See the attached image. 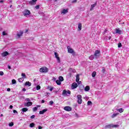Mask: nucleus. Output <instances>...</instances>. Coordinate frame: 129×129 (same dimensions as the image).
I'll list each match as a JSON object with an SVG mask.
<instances>
[{
	"label": "nucleus",
	"mask_w": 129,
	"mask_h": 129,
	"mask_svg": "<svg viewBox=\"0 0 129 129\" xmlns=\"http://www.w3.org/2000/svg\"><path fill=\"white\" fill-rule=\"evenodd\" d=\"M58 79L60 81H64V78L62 76L59 77Z\"/></svg>",
	"instance_id": "obj_25"
},
{
	"label": "nucleus",
	"mask_w": 129,
	"mask_h": 129,
	"mask_svg": "<svg viewBox=\"0 0 129 129\" xmlns=\"http://www.w3.org/2000/svg\"><path fill=\"white\" fill-rule=\"evenodd\" d=\"M23 14L25 17L31 15V12L28 10H25L23 11Z\"/></svg>",
	"instance_id": "obj_4"
},
{
	"label": "nucleus",
	"mask_w": 129,
	"mask_h": 129,
	"mask_svg": "<svg viewBox=\"0 0 129 129\" xmlns=\"http://www.w3.org/2000/svg\"><path fill=\"white\" fill-rule=\"evenodd\" d=\"M89 59H90V60H93V59H94V55H91L89 57Z\"/></svg>",
	"instance_id": "obj_31"
},
{
	"label": "nucleus",
	"mask_w": 129,
	"mask_h": 129,
	"mask_svg": "<svg viewBox=\"0 0 129 129\" xmlns=\"http://www.w3.org/2000/svg\"><path fill=\"white\" fill-rule=\"evenodd\" d=\"M10 108H11V109H12V108H13V106L12 105H10Z\"/></svg>",
	"instance_id": "obj_54"
},
{
	"label": "nucleus",
	"mask_w": 129,
	"mask_h": 129,
	"mask_svg": "<svg viewBox=\"0 0 129 129\" xmlns=\"http://www.w3.org/2000/svg\"><path fill=\"white\" fill-rule=\"evenodd\" d=\"M10 8H12V5L10 6Z\"/></svg>",
	"instance_id": "obj_62"
},
{
	"label": "nucleus",
	"mask_w": 129,
	"mask_h": 129,
	"mask_svg": "<svg viewBox=\"0 0 129 129\" xmlns=\"http://www.w3.org/2000/svg\"><path fill=\"white\" fill-rule=\"evenodd\" d=\"M92 104V102L90 101H88L87 102V105H91Z\"/></svg>",
	"instance_id": "obj_35"
},
{
	"label": "nucleus",
	"mask_w": 129,
	"mask_h": 129,
	"mask_svg": "<svg viewBox=\"0 0 129 129\" xmlns=\"http://www.w3.org/2000/svg\"><path fill=\"white\" fill-rule=\"evenodd\" d=\"M119 113H114L111 115V117L112 118H114V117H116V116H117V115H118Z\"/></svg>",
	"instance_id": "obj_20"
},
{
	"label": "nucleus",
	"mask_w": 129,
	"mask_h": 129,
	"mask_svg": "<svg viewBox=\"0 0 129 129\" xmlns=\"http://www.w3.org/2000/svg\"><path fill=\"white\" fill-rule=\"evenodd\" d=\"M30 127H34L35 126V123H31L30 124Z\"/></svg>",
	"instance_id": "obj_32"
},
{
	"label": "nucleus",
	"mask_w": 129,
	"mask_h": 129,
	"mask_svg": "<svg viewBox=\"0 0 129 129\" xmlns=\"http://www.w3.org/2000/svg\"><path fill=\"white\" fill-rule=\"evenodd\" d=\"M105 127H108V128H110V127H112V124L107 125H106Z\"/></svg>",
	"instance_id": "obj_27"
},
{
	"label": "nucleus",
	"mask_w": 129,
	"mask_h": 129,
	"mask_svg": "<svg viewBox=\"0 0 129 129\" xmlns=\"http://www.w3.org/2000/svg\"><path fill=\"white\" fill-rule=\"evenodd\" d=\"M33 110L34 112L37 111L38 110V107H35L33 108Z\"/></svg>",
	"instance_id": "obj_34"
},
{
	"label": "nucleus",
	"mask_w": 129,
	"mask_h": 129,
	"mask_svg": "<svg viewBox=\"0 0 129 129\" xmlns=\"http://www.w3.org/2000/svg\"><path fill=\"white\" fill-rule=\"evenodd\" d=\"M44 102H45V100H42L41 101V103H44Z\"/></svg>",
	"instance_id": "obj_52"
},
{
	"label": "nucleus",
	"mask_w": 129,
	"mask_h": 129,
	"mask_svg": "<svg viewBox=\"0 0 129 129\" xmlns=\"http://www.w3.org/2000/svg\"><path fill=\"white\" fill-rule=\"evenodd\" d=\"M8 55H10V53H8V51H5L2 53V57H6V56Z\"/></svg>",
	"instance_id": "obj_11"
},
{
	"label": "nucleus",
	"mask_w": 129,
	"mask_h": 129,
	"mask_svg": "<svg viewBox=\"0 0 129 129\" xmlns=\"http://www.w3.org/2000/svg\"><path fill=\"white\" fill-rule=\"evenodd\" d=\"M77 97L78 99V103H79V104H81L82 103V96L81 95H78Z\"/></svg>",
	"instance_id": "obj_2"
},
{
	"label": "nucleus",
	"mask_w": 129,
	"mask_h": 129,
	"mask_svg": "<svg viewBox=\"0 0 129 129\" xmlns=\"http://www.w3.org/2000/svg\"><path fill=\"white\" fill-rule=\"evenodd\" d=\"M23 36V31H20L19 32H18L17 34V39H20L21 37Z\"/></svg>",
	"instance_id": "obj_8"
},
{
	"label": "nucleus",
	"mask_w": 129,
	"mask_h": 129,
	"mask_svg": "<svg viewBox=\"0 0 129 129\" xmlns=\"http://www.w3.org/2000/svg\"><path fill=\"white\" fill-rule=\"evenodd\" d=\"M30 117L32 119H33V118H35V115H32Z\"/></svg>",
	"instance_id": "obj_47"
},
{
	"label": "nucleus",
	"mask_w": 129,
	"mask_h": 129,
	"mask_svg": "<svg viewBox=\"0 0 129 129\" xmlns=\"http://www.w3.org/2000/svg\"><path fill=\"white\" fill-rule=\"evenodd\" d=\"M50 91H52L53 90V88H51L50 89H49Z\"/></svg>",
	"instance_id": "obj_53"
},
{
	"label": "nucleus",
	"mask_w": 129,
	"mask_h": 129,
	"mask_svg": "<svg viewBox=\"0 0 129 129\" xmlns=\"http://www.w3.org/2000/svg\"><path fill=\"white\" fill-rule=\"evenodd\" d=\"M43 127H42V126H41L40 125L38 126V129H42Z\"/></svg>",
	"instance_id": "obj_50"
},
{
	"label": "nucleus",
	"mask_w": 129,
	"mask_h": 129,
	"mask_svg": "<svg viewBox=\"0 0 129 129\" xmlns=\"http://www.w3.org/2000/svg\"><path fill=\"white\" fill-rule=\"evenodd\" d=\"M102 72L103 73H104V72H105V69H104V68L103 67L102 68Z\"/></svg>",
	"instance_id": "obj_42"
},
{
	"label": "nucleus",
	"mask_w": 129,
	"mask_h": 129,
	"mask_svg": "<svg viewBox=\"0 0 129 129\" xmlns=\"http://www.w3.org/2000/svg\"><path fill=\"white\" fill-rule=\"evenodd\" d=\"M23 91H26V89L25 88H23Z\"/></svg>",
	"instance_id": "obj_55"
},
{
	"label": "nucleus",
	"mask_w": 129,
	"mask_h": 129,
	"mask_svg": "<svg viewBox=\"0 0 129 129\" xmlns=\"http://www.w3.org/2000/svg\"><path fill=\"white\" fill-rule=\"evenodd\" d=\"M68 13V10L63 9L61 12V14H63V15H65V14H67Z\"/></svg>",
	"instance_id": "obj_18"
},
{
	"label": "nucleus",
	"mask_w": 129,
	"mask_h": 129,
	"mask_svg": "<svg viewBox=\"0 0 129 129\" xmlns=\"http://www.w3.org/2000/svg\"><path fill=\"white\" fill-rule=\"evenodd\" d=\"M64 110H66V111H71L72 110V109L70 106H66L64 107Z\"/></svg>",
	"instance_id": "obj_12"
},
{
	"label": "nucleus",
	"mask_w": 129,
	"mask_h": 129,
	"mask_svg": "<svg viewBox=\"0 0 129 129\" xmlns=\"http://www.w3.org/2000/svg\"><path fill=\"white\" fill-rule=\"evenodd\" d=\"M54 56L57 60V63H60L61 60L60 59V57H59V54H58V53L54 52Z\"/></svg>",
	"instance_id": "obj_5"
},
{
	"label": "nucleus",
	"mask_w": 129,
	"mask_h": 129,
	"mask_svg": "<svg viewBox=\"0 0 129 129\" xmlns=\"http://www.w3.org/2000/svg\"><path fill=\"white\" fill-rule=\"evenodd\" d=\"M69 71H70V72H73V73H75V72H76V71L72 68H70Z\"/></svg>",
	"instance_id": "obj_24"
},
{
	"label": "nucleus",
	"mask_w": 129,
	"mask_h": 129,
	"mask_svg": "<svg viewBox=\"0 0 129 129\" xmlns=\"http://www.w3.org/2000/svg\"><path fill=\"white\" fill-rule=\"evenodd\" d=\"M48 70H49V69H48V68H47L46 67H43L40 69L39 71L41 73H47V72H48Z\"/></svg>",
	"instance_id": "obj_1"
},
{
	"label": "nucleus",
	"mask_w": 129,
	"mask_h": 129,
	"mask_svg": "<svg viewBox=\"0 0 129 129\" xmlns=\"http://www.w3.org/2000/svg\"><path fill=\"white\" fill-rule=\"evenodd\" d=\"M62 95H63V96H67L68 94L69 95L71 94V92L70 90L67 91L66 90H64L62 92Z\"/></svg>",
	"instance_id": "obj_3"
},
{
	"label": "nucleus",
	"mask_w": 129,
	"mask_h": 129,
	"mask_svg": "<svg viewBox=\"0 0 129 129\" xmlns=\"http://www.w3.org/2000/svg\"><path fill=\"white\" fill-rule=\"evenodd\" d=\"M54 79H55V80L56 79H55V78H54Z\"/></svg>",
	"instance_id": "obj_64"
},
{
	"label": "nucleus",
	"mask_w": 129,
	"mask_h": 129,
	"mask_svg": "<svg viewBox=\"0 0 129 129\" xmlns=\"http://www.w3.org/2000/svg\"><path fill=\"white\" fill-rule=\"evenodd\" d=\"M96 76V72H93L92 74V77H95Z\"/></svg>",
	"instance_id": "obj_30"
},
{
	"label": "nucleus",
	"mask_w": 129,
	"mask_h": 129,
	"mask_svg": "<svg viewBox=\"0 0 129 129\" xmlns=\"http://www.w3.org/2000/svg\"><path fill=\"white\" fill-rule=\"evenodd\" d=\"M47 110H48V109H44L42 110V111H40L39 114H44V113H45V112H46V111H47Z\"/></svg>",
	"instance_id": "obj_15"
},
{
	"label": "nucleus",
	"mask_w": 129,
	"mask_h": 129,
	"mask_svg": "<svg viewBox=\"0 0 129 129\" xmlns=\"http://www.w3.org/2000/svg\"><path fill=\"white\" fill-rule=\"evenodd\" d=\"M118 48H120V47H121V43H119L118 44Z\"/></svg>",
	"instance_id": "obj_44"
},
{
	"label": "nucleus",
	"mask_w": 129,
	"mask_h": 129,
	"mask_svg": "<svg viewBox=\"0 0 129 129\" xmlns=\"http://www.w3.org/2000/svg\"><path fill=\"white\" fill-rule=\"evenodd\" d=\"M77 84L76 83H74L72 85V89H75V88H77Z\"/></svg>",
	"instance_id": "obj_10"
},
{
	"label": "nucleus",
	"mask_w": 129,
	"mask_h": 129,
	"mask_svg": "<svg viewBox=\"0 0 129 129\" xmlns=\"http://www.w3.org/2000/svg\"><path fill=\"white\" fill-rule=\"evenodd\" d=\"M8 68H9V69H11V66H9Z\"/></svg>",
	"instance_id": "obj_56"
},
{
	"label": "nucleus",
	"mask_w": 129,
	"mask_h": 129,
	"mask_svg": "<svg viewBox=\"0 0 129 129\" xmlns=\"http://www.w3.org/2000/svg\"><path fill=\"white\" fill-rule=\"evenodd\" d=\"M13 112H14V113H18V111H17V110H14Z\"/></svg>",
	"instance_id": "obj_48"
},
{
	"label": "nucleus",
	"mask_w": 129,
	"mask_h": 129,
	"mask_svg": "<svg viewBox=\"0 0 129 129\" xmlns=\"http://www.w3.org/2000/svg\"><path fill=\"white\" fill-rule=\"evenodd\" d=\"M68 53H70V54H72V53H74V50L73 49L71 48L70 46H68Z\"/></svg>",
	"instance_id": "obj_6"
},
{
	"label": "nucleus",
	"mask_w": 129,
	"mask_h": 129,
	"mask_svg": "<svg viewBox=\"0 0 129 129\" xmlns=\"http://www.w3.org/2000/svg\"><path fill=\"white\" fill-rule=\"evenodd\" d=\"M37 2V0H31L29 2L30 5L33 6V5H36V3Z\"/></svg>",
	"instance_id": "obj_14"
},
{
	"label": "nucleus",
	"mask_w": 129,
	"mask_h": 129,
	"mask_svg": "<svg viewBox=\"0 0 129 129\" xmlns=\"http://www.w3.org/2000/svg\"><path fill=\"white\" fill-rule=\"evenodd\" d=\"M82 29V24L79 23V25H78V31H81Z\"/></svg>",
	"instance_id": "obj_17"
},
{
	"label": "nucleus",
	"mask_w": 129,
	"mask_h": 129,
	"mask_svg": "<svg viewBox=\"0 0 129 129\" xmlns=\"http://www.w3.org/2000/svg\"><path fill=\"white\" fill-rule=\"evenodd\" d=\"M89 89H90V88L89 87V86H87L85 88V91H89Z\"/></svg>",
	"instance_id": "obj_23"
},
{
	"label": "nucleus",
	"mask_w": 129,
	"mask_h": 129,
	"mask_svg": "<svg viewBox=\"0 0 129 129\" xmlns=\"http://www.w3.org/2000/svg\"><path fill=\"white\" fill-rule=\"evenodd\" d=\"M39 8H40V5H37L35 7V9H36V10H38L39 9Z\"/></svg>",
	"instance_id": "obj_43"
},
{
	"label": "nucleus",
	"mask_w": 129,
	"mask_h": 129,
	"mask_svg": "<svg viewBox=\"0 0 129 129\" xmlns=\"http://www.w3.org/2000/svg\"><path fill=\"white\" fill-rule=\"evenodd\" d=\"M7 91H8L9 92H10V91H11V88H8V89H7Z\"/></svg>",
	"instance_id": "obj_51"
},
{
	"label": "nucleus",
	"mask_w": 129,
	"mask_h": 129,
	"mask_svg": "<svg viewBox=\"0 0 129 129\" xmlns=\"http://www.w3.org/2000/svg\"><path fill=\"white\" fill-rule=\"evenodd\" d=\"M33 104L32 102H28L24 104V106H31Z\"/></svg>",
	"instance_id": "obj_13"
},
{
	"label": "nucleus",
	"mask_w": 129,
	"mask_h": 129,
	"mask_svg": "<svg viewBox=\"0 0 129 129\" xmlns=\"http://www.w3.org/2000/svg\"><path fill=\"white\" fill-rule=\"evenodd\" d=\"M0 75L1 76H3L4 75V72H0Z\"/></svg>",
	"instance_id": "obj_45"
},
{
	"label": "nucleus",
	"mask_w": 129,
	"mask_h": 129,
	"mask_svg": "<svg viewBox=\"0 0 129 129\" xmlns=\"http://www.w3.org/2000/svg\"><path fill=\"white\" fill-rule=\"evenodd\" d=\"M28 32V30H26V33H27Z\"/></svg>",
	"instance_id": "obj_61"
},
{
	"label": "nucleus",
	"mask_w": 129,
	"mask_h": 129,
	"mask_svg": "<svg viewBox=\"0 0 129 129\" xmlns=\"http://www.w3.org/2000/svg\"><path fill=\"white\" fill-rule=\"evenodd\" d=\"M37 107H40V106H41L40 105H37Z\"/></svg>",
	"instance_id": "obj_60"
},
{
	"label": "nucleus",
	"mask_w": 129,
	"mask_h": 129,
	"mask_svg": "<svg viewBox=\"0 0 129 129\" xmlns=\"http://www.w3.org/2000/svg\"><path fill=\"white\" fill-rule=\"evenodd\" d=\"M100 54V51L97 50L95 51L94 56L96 57V58H97V57H99V55Z\"/></svg>",
	"instance_id": "obj_7"
},
{
	"label": "nucleus",
	"mask_w": 129,
	"mask_h": 129,
	"mask_svg": "<svg viewBox=\"0 0 129 129\" xmlns=\"http://www.w3.org/2000/svg\"><path fill=\"white\" fill-rule=\"evenodd\" d=\"M22 113L23 114H24V113L22 112Z\"/></svg>",
	"instance_id": "obj_63"
},
{
	"label": "nucleus",
	"mask_w": 129,
	"mask_h": 129,
	"mask_svg": "<svg viewBox=\"0 0 129 129\" xmlns=\"http://www.w3.org/2000/svg\"><path fill=\"white\" fill-rule=\"evenodd\" d=\"M12 84H16V83H17V81H16V80L13 79L12 81Z\"/></svg>",
	"instance_id": "obj_33"
},
{
	"label": "nucleus",
	"mask_w": 129,
	"mask_h": 129,
	"mask_svg": "<svg viewBox=\"0 0 129 129\" xmlns=\"http://www.w3.org/2000/svg\"><path fill=\"white\" fill-rule=\"evenodd\" d=\"M111 39V36L109 37V40H110Z\"/></svg>",
	"instance_id": "obj_57"
},
{
	"label": "nucleus",
	"mask_w": 129,
	"mask_h": 129,
	"mask_svg": "<svg viewBox=\"0 0 129 129\" xmlns=\"http://www.w3.org/2000/svg\"><path fill=\"white\" fill-rule=\"evenodd\" d=\"M77 3V0H73V1H72V3H73V4H74V3Z\"/></svg>",
	"instance_id": "obj_46"
},
{
	"label": "nucleus",
	"mask_w": 129,
	"mask_h": 129,
	"mask_svg": "<svg viewBox=\"0 0 129 129\" xmlns=\"http://www.w3.org/2000/svg\"><path fill=\"white\" fill-rule=\"evenodd\" d=\"M25 100L26 101H30V99L29 98H26V99H25Z\"/></svg>",
	"instance_id": "obj_49"
},
{
	"label": "nucleus",
	"mask_w": 129,
	"mask_h": 129,
	"mask_svg": "<svg viewBox=\"0 0 129 129\" xmlns=\"http://www.w3.org/2000/svg\"><path fill=\"white\" fill-rule=\"evenodd\" d=\"M31 85H32V84L29 81L26 82L25 84V86H31Z\"/></svg>",
	"instance_id": "obj_19"
},
{
	"label": "nucleus",
	"mask_w": 129,
	"mask_h": 129,
	"mask_svg": "<svg viewBox=\"0 0 129 129\" xmlns=\"http://www.w3.org/2000/svg\"><path fill=\"white\" fill-rule=\"evenodd\" d=\"M0 3H4V1H3V0H2V1H0Z\"/></svg>",
	"instance_id": "obj_58"
},
{
	"label": "nucleus",
	"mask_w": 129,
	"mask_h": 129,
	"mask_svg": "<svg viewBox=\"0 0 129 129\" xmlns=\"http://www.w3.org/2000/svg\"><path fill=\"white\" fill-rule=\"evenodd\" d=\"M114 34H121V30H119V29H115L114 30Z\"/></svg>",
	"instance_id": "obj_9"
},
{
	"label": "nucleus",
	"mask_w": 129,
	"mask_h": 129,
	"mask_svg": "<svg viewBox=\"0 0 129 129\" xmlns=\"http://www.w3.org/2000/svg\"><path fill=\"white\" fill-rule=\"evenodd\" d=\"M1 116H4V114H1Z\"/></svg>",
	"instance_id": "obj_59"
},
{
	"label": "nucleus",
	"mask_w": 129,
	"mask_h": 129,
	"mask_svg": "<svg viewBox=\"0 0 129 129\" xmlns=\"http://www.w3.org/2000/svg\"><path fill=\"white\" fill-rule=\"evenodd\" d=\"M21 76H22V77H23L24 78H26V74H25L24 73H22Z\"/></svg>",
	"instance_id": "obj_37"
},
{
	"label": "nucleus",
	"mask_w": 129,
	"mask_h": 129,
	"mask_svg": "<svg viewBox=\"0 0 129 129\" xmlns=\"http://www.w3.org/2000/svg\"><path fill=\"white\" fill-rule=\"evenodd\" d=\"M116 110L117 111H119L120 113L123 112V109H122V108H120V109H117Z\"/></svg>",
	"instance_id": "obj_21"
},
{
	"label": "nucleus",
	"mask_w": 129,
	"mask_h": 129,
	"mask_svg": "<svg viewBox=\"0 0 129 129\" xmlns=\"http://www.w3.org/2000/svg\"><path fill=\"white\" fill-rule=\"evenodd\" d=\"M23 81H24V78H20L18 79V81L19 82H23Z\"/></svg>",
	"instance_id": "obj_28"
},
{
	"label": "nucleus",
	"mask_w": 129,
	"mask_h": 129,
	"mask_svg": "<svg viewBox=\"0 0 129 129\" xmlns=\"http://www.w3.org/2000/svg\"><path fill=\"white\" fill-rule=\"evenodd\" d=\"M36 89L37 90H39V89H41V86L38 85L36 86Z\"/></svg>",
	"instance_id": "obj_39"
},
{
	"label": "nucleus",
	"mask_w": 129,
	"mask_h": 129,
	"mask_svg": "<svg viewBox=\"0 0 129 129\" xmlns=\"http://www.w3.org/2000/svg\"><path fill=\"white\" fill-rule=\"evenodd\" d=\"M118 126H119V125H118V124H116V125L112 124V127H118Z\"/></svg>",
	"instance_id": "obj_36"
},
{
	"label": "nucleus",
	"mask_w": 129,
	"mask_h": 129,
	"mask_svg": "<svg viewBox=\"0 0 129 129\" xmlns=\"http://www.w3.org/2000/svg\"><path fill=\"white\" fill-rule=\"evenodd\" d=\"M80 79V77H79V75H77L76 76V82H79Z\"/></svg>",
	"instance_id": "obj_22"
},
{
	"label": "nucleus",
	"mask_w": 129,
	"mask_h": 129,
	"mask_svg": "<svg viewBox=\"0 0 129 129\" xmlns=\"http://www.w3.org/2000/svg\"><path fill=\"white\" fill-rule=\"evenodd\" d=\"M22 110L23 112H26V111H28V109L27 108H23Z\"/></svg>",
	"instance_id": "obj_29"
},
{
	"label": "nucleus",
	"mask_w": 129,
	"mask_h": 129,
	"mask_svg": "<svg viewBox=\"0 0 129 129\" xmlns=\"http://www.w3.org/2000/svg\"><path fill=\"white\" fill-rule=\"evenodd\" d=\"M53 103H54V102L53 101H50L49 102V105H53Z\"/></svg>",
	"instance_id": "obj_41"
},
{
	"label": "nucleus",
	"mask_w": 129,
	"mask_h": 129,
	"mask_svg": "<svg viewBox=\"0 0 129 129\" xmlns=\"http://www.w3.org/2000/svg\"><path fill=\"white\" fill-rule=\"evenodd\" d=\"M56 84H57V85H61V81L56 80Z\"/></svg>",
	"instance_id": "obj_26"
},
{
	"label": "nucleus",
	"mask_w": 129,
	"mask_h": 129,
	"mask_svg": "<svg viewBox=\"0 0 129 129\" xmlns=\"http://www.w3.org/2000/svg\"><path fill=\"white\" fill-rule=\"evenodd\" d=\"M96 7V3H95L91 6V9H90V11H93V8H95Z\"/></svg>",
	"instance_id": "obj_16"
},
{
	"label": "nucleus",
	"mask_w": 129,
	"mask_h": 129,
	"mask_svg": "<svg viewBox=\"0 0 129 129\" xmlns=\"http://www.w3.org/2000/svg\"><path fill=\"white\" fill-rule=\"evenodd\" d=\"M7 35H8V33H7V32H6V31H3V36H6Z\"/></svg>",
	"instance_id": "obj_38"
},
{
	"label": "nucleus",
	"mask_w": 129,
	"mask_h": 129,
	"mask_svg": "<svg viewBox=\"0 0 129 129\" xmlns=\"http://www.w3.org/2000/svg\"><path fill=\"white\" fill-rule=\"evenodd\" d=\"M14 125V122H11L9 123V126H13Z\"/></svg>",
	"instance_id": "obj_40"
}]
</instances>
